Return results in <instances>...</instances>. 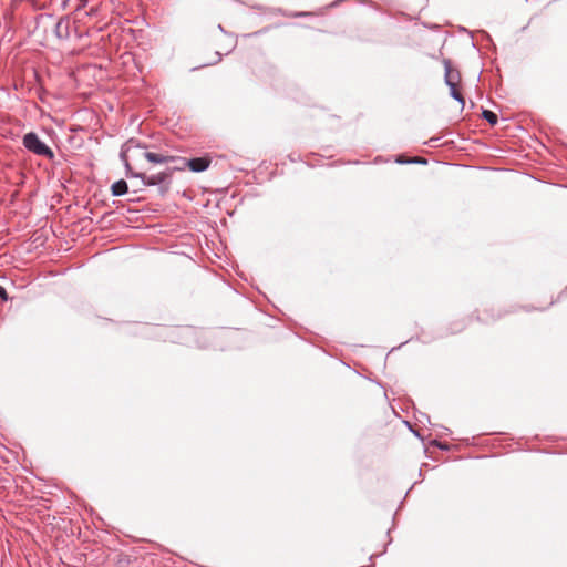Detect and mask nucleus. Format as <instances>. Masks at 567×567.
<instances>
[{"mask_svg": "<svg viewBox=\"0 0 567 567\" xmlns=\"http://www.w3.org/2000/svg\"><path fill=\"white\" fill-rule=\"evenodd\" d=\"M61 27H62V20H60V21L58 22V24H56V29L59 30V29H61Z\"/></svg>", "mask_w": 567, "mask_h": 567, "instance_id": "obj_8", "label": "nucleus"}, {"mask_svg": "<svg viewBox=\"0 0 567 567\" xmlns=\"http://www.w3.org/2000/svg\"><path fill=\"white\" fill-rule=\"evenodd\" d=\"M182 162L181 166H176L174 168H169L166 172H161L151 176H147L145 173H135L132 174L143 181V184L146 186H155L165 183L171 177L172 173L176 169L183 171L185 167H188L192 172L200 173L206 171L210 163L212 158L209 156L196 157L192 159L178 158Z\"/></svg>", "mask_w": 567, "mask_h": 567, "instance_id": "obj_1", "label": "nucleus"}, {"mask_svg": "<svg viewBox=\"0 0 567 567\" xmlns=\"http://www.w3.org/2000/svg\"><path fill=\"white\" fill-rule=\"evenodd\" d=\"M23 145L27 150L37 155L45 156L48 158L53 157V152L51 148H49L42 141H40L35 133L25 134L23 137Z\"/></svg>", "mask_w": 567, "mask_h": 567, "instance_id": "obj_3", "label": "nucleus"}, {"mask_svg": "<svg viewBox=\"0 0 567 567\" xmlns=\"http://www.w3.org/2000/svg\"><path fill=\"white\" fill-rule=\"evenodd\" d=\"M143 156L145 159L153 164H166L177 159L175 156L164 155L155 152H145Z\"/></svg>", "mask_w": 567, "mask_h": 567, "instance_id": "obj_4", "label": "nucleus"}, {"mask_svg": "<svg viewBox=\"0 0 567 567\" xmlns=\"http://www.w3.org/2000/svg\"><path fill=\"white\" fill-rule=\"evenodd\" d=\"M445 82L450 87L451 95L457 100L461 105L463 106L465 101L463 95L461 94L458 90V84L461 83V74L457 70H454L450 62H445Z\"/></svg>", "mask_w": 567, "mask_h": 567, "instance_id": "obj_2", "label": "nucleus"}, {"mask_svg": "<svg viewBox=\"0 0 567 567\" xmlns=\"http://www.w3.org/2000/svg\"><path fill=\"white\" fill-rule=\"evenodd\" d=\"M483 117L492 125L497 123V115L492 111L485 110L483 112Z\"/></svg>", "mask_w": 567, "mask_h": 567, "instance_id": "obj_6", "label": "nucleus"}, {"mask_svg": "<svg viewBox=\"0 0 567 567\" xmlns=\"http://www.w3.org/2000/svg\"><path fill=\"white\" fill-rule=\"evenodd\" d=\"M0 297L3 299V300H7L8 299V295H7V291L3 287L0 286Z\"/></svg>", "mask_w": 567, "mask_h": 567, "instance_id": "obj_7", "label": "nucleus"}, {"mask_svg": "<svg viewBox=\"0 0 567 567\" xmlns=\"http://www.w3.org/2000/svg\"><path fill=\"white\" fill-rule=\"evenodd\" d=\"M127 183L124 179L115 182L112 187V195L114 196H122L127 193Z\"/></svg>", "mask_w": 567, "mask_h": 567, "instance_id": "obj_5", "label": "nucleus"}]
</instances>
